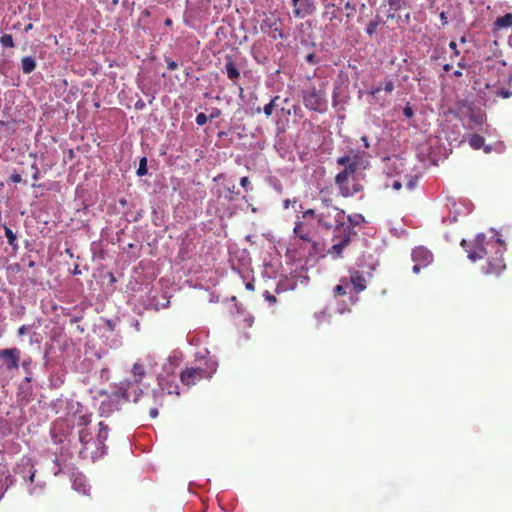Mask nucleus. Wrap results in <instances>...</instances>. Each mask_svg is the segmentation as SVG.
Segmentation results:
<instances>
[{
    "label": "nucleus",
    "instance_id": "nucleus-1",
    "mask_svg": "<svg viewBox=\"0 0 512 512\" xmlns=\"http://www.w3.org/2000/svg\"><path fill=\"white\" fill-rule=\"evenodd\" d=\"M303 219H315L319 228L325 231H332L331 241L333 244H337L336 236L341 234V229L346 220V212L338 208H330L329 210H315L307 209L302 213Z\"/></svg>",
    "mask_w": 512,
    "mask_h": 512
},
{
    "label": "nucleus",
    "instance_id": "nucleus-2",
    "mask_svg": "<svg viewBox=\"0 0 512 512\" xmlns=\"http://www.w3.org/2000/svg\"><path fill=\"white\" fill-rule=\"evenodd\" d=\"M364 223H366V219L360 213L346 215V220H344L343 228L340 231L341 234L336 236L337 244H332L327 250V254L333 259L343 258L345 248L351 244L353 237L357 235L354 228Z\"/></svg>",
    "mask_w": 512,
    "mask_h": 512
},
{
    "label": "nucleus",
    "instance_id": "nucleus-3",
    "mask_svg": "<svg viewBox=\"0 0 512 512\" xmlns=\"http://www.w3.org/2000/svg\"><path fill=\"white\" fill-rule=\"evenodd\" d=\"M500 243V239H487L484 234H478L471 242L462 240L461 246L467 252L468 258L475 262L494 252Z\"/></svg>",
    "mask_w": 512,
    "mask_h": 512
},
{
    "label": "nucleus",
    "instance_id": "nucleus-4",
    "mask_svg": "<svg viewBox=\"0 0 512 512\" xmlns=\"http://www.w3.org/2000/svg\"><path fill=\"white\" fill-rule=\"evenodd\" d=\"M304 106L312 111L323 113L327 109L326 91L323 87L312 86L302 91Z\"/></svg>",
    "mask_w": 512,
    "mask_h": 512
},
{
    "label": "nucleus",
    "instance_id": "nucleus-5",
    "mask_svg": "<svg viewBox=\"0 0 512 512\" xmlns=\"http://www.w3.org/2000/svg\"><path fill=\"white\" fill-rule=\"evenodd\" d=\"M506 248L502 243L495 248L494 252L486 257V264L482 266V271L488 276H499L505 269L506 263L504 260V252Z\"/></svg>",
    "mask_w": 512,
    "mask_h": 512
},
{
    "label": "nucleus",
    "instance_id": "nucleus-6",
    "mask_svg": "<svg viewBox=\"0 0 512 512\" xmlns=\"http://www.w3.org/2000/svg\"><path fill=\"white\" fill-rule=\"evenodd\" d=\"M411 258L412 261L414 262L412 271L415 274H419L422 269L427 268L434 261V256L432 252L424 246L415 247L412 250Z\"/></svg>",
    "mask_w": 512,
    "mask_h": 512
},
{
    "label": "nucleus",
    "instance_id": "nucleus-7",
    "mask_svg": "<svg viewBox=\"0 0 512 512\" xmlns=\"http://www.w3.org/2000/svg\"><path fill=\"white\" fill-rule=\"evenodd\" d=\"M322 18L329 22L325 26V29L329 32H333L342 22V18L339 15V8H337L334 3H324Z\"/></svg>",
    "mask_w": 512,
    "mask_h": 512
},
{
    "label": "nucleus",
    "instance_id": "nucleus-8",
    "mask_svg": "<svg viewBox=\"0 0 512 512\" xmlns=\"http://www.w3.org/2000/svg\"><path fill=\"white\" fill-rule=\"evenodd\" d=\"M208 377H210V375L202 368H186L180 374L181 382L187 387H191L201 379Z\"/></svg>",
    "mask_w": 512,
    "mask_h": 512
},
{
    "label": "nucleus",
    "instance_id": "nucleus-9",
    "mask_svg": "<svg viewBox=\"0 0 512 512\" xmlns=\"http://www.w3.org/2000/svg\"><path fill=\"white\" fill-rule=\"evenodd\" d=\"M293 5V15L296 18H305L313 14L316 10L314 0H291Z\"/></svg>",
    "mask_w": 512,
    "mask_h": 512
},
{
    "label": "nucleus",
    "instance_id": "nucleus-10",
    "mask_svg": "<svg viewBox=\"0 0 512 512\" xmlns=\"http://www.w3.org/2000/svg\"><path fill=\"white\" fill-rule=\"evenodd\" d=\"M294 235L302 241L312 242L314 229L312 224L306 223L304 221H296L293 229Z\"/></svg>",
    "mask_w": 512,
    "mask_h": 512
},
{
    "label": "nucleus",
    "instance_id": "nucleus-11",
    "mask_svg": "<svg viewBox=\"0 0 512 512\" xmlns=\"http://www.w3.org/2000/svg\"><path fill=\"white\" fill-rule=\"evenodd\" d=\"M348 283L352 285L353 291L356 294L363 292L367 288V281L364 274L356 269L349 270Z\"/></svg>",
    "mask_w": 512,
    "mask_h": 512
},
{
    "label": "nucleus",
    "instance_id": "nucleus-12",
    "mask_svg": "<svg viewBox=\"0 0 512 512\" xmlns=\"http://www.w3.org/2000/svg\"><path fill=\"white\" fill-rule=\"evenodd\" d=\"M159 386L162 393L168 395L179 396V385L174 379L161 378L159 379Z\"/></svg>",
    "mask_w": 512,
    "mask_h": 512
},
{
    "label": "nucleus",
    "instance_id": "nucleus-13",
    "mask_svg": "<svg viewBox=\"0 0 512 512\" xmlns=\"http://www.w3.org/2000/svg\"><path fill=\"white\" fill-rule=\"evenodd\" d=\"M0 357L4 359L7 368H17L19 351L17 349L0 350Z\"/></svg>",
    "mask_w": 512,
    "mask_h": 512
},
{
    "label": "nucleus",
    "instance_id": "nucleus-14",
    "mask_svg": "<svg viewBox=\"0 0 512 512\" xmlns=\"http://www.w3.org/2000/svg\"><path fill=\"white\" fill-rule=\"evenodd\" d=\"M353 168L351 166L347 169L340 171L334 178L335 184L339 188V194L342 193V189L346 188L349 177L353 176Z\"/></svg>",
    "mask_w": 512,
    "mask_h": 512
},
{
    "label": "nucleus",
    "instance_id": "nucleus-15",
    "mask_svg": "<svg viewBox=\"0 0 512 512\" xmlns=\"http://www.w3.org/2000/svg\"><path fill=\"white\" fill-rule=\"evenodd\" d=\"M275 26H282L281 19L273 14L265 15L260 24L263 33H269Z\"/></svg>",
    "mask_w": 512,
    "mask_h": 512
},
{
    "label": "nucleus",
    "instance_id": "nucleus-16",
    "mask_svg": "<svg viewBox=\"0 0 512 512\" xmlns=\"http://www.w3.org/2000/svg\"><path fill=\"white\" fill-rule=\"evenodd\" d=\"M319 200L320 206L318 208H314L315 210H329L330 208H338V206L334 205L330 192L326 189L320 190Z\"/></svg>",
    "mask_w": 512,
    "mask_h": 512
},
{
    "label": "nucleus",
    "instance_id": "nucleus-17",
    "mask_svg": "<svg viewBox=\"0 0 512 512\" xmlns=\"http://www.w3.org/2000/svg\"><path fill=\"white\" fill-rule=\"evenodd\" d=\"M395 89L394 82L390 79H385L384 82L376 87H373L370 91V95L375 99H379V94L382 90H384L386 93H392V91Z\"/></svg>",
    "mask_w": 512,
    "mask_h": 512
},
{
    "label": "nucleus",
    "instance_id": "nucleus-18",
    "mask_svg": "<svg viewBox=\"0 0 512 512\" xmlns=\"http://www.w3.org/2000/svg\"><path fill=\"white\" fill-rule=\"evenodd\" d=\"M225 72L227 77L234 83L240 78V72L230 56H226Z\"/></svg>",
    "mask_w": 512,
    "mask_h": 512
},
{
    "label": "nucleus",
    "instance_id": "nucleus-19",
    "mask_svg": "<svg viewBox=\"0 0 512 512\" xmlns=\"http://www.w3.org/2000/svg\"><path fill=\"white\" fill-rule=\"evenodd\" d=\"M239 196V191L236 190L235 184L226 185L223 187V192L219 194V197H224L228 202L235 201Z\"/></svg>",
    "mask_w": 512,
    "mask_h": 512
},
{
    "label": "nucleus",
    "instance_id": "nucleus-20",
    "mask_svg": "<svg viewBox=\"0 0 512 512\" xmlns=\"http://www.w3.org/2000/svg\"><path fill=\"white\" fill-rule=\"evenodd\" d=\"M363 190H364L363 185L358 182H355L352 184L351 187H349L347 185L346 188L342 189V193L340 195L343 198H349V197L355 196L356 194L362 192Z\"/></svg>",
    "mask_w": 512,
    "mask_h": 512
},
{
    "label": "nucleus",
    "instance_id": "nucleus-21",
    "mask_svg": "<svg viewBox=\"0 0 512 512\" xmlns=\"http://www.w3.org/2000/svg\"><path fill=\"white\" fill-rule=\"evenodd\" d=\"M79 441L82 444L83 448L87 449L88 445L91 443L93 439L92 431L88 427H82L79 432Z\"/></svg>",
    "mask_w": 512,
    "mask_h": 512
},
{
    "label": "nucleus",
    "instance_id": "nucleus-22",
    "mask_svg": "<svg viewBox=\"0 0 512 512\" xmlns=\"http://www.w3.org/2000/svg\"><path fill=\"white\" fill-rule=\"evenodd\" d=\"M132 374L134 376L136 384L142 383V380L146 375L144 365L141 363H135L132 367Z\"/></svg>",
    "mask_w": 512,
    "mask_h": 512
},
{
    "label": "nucleus",
    "instance_id": "nucleus-23",
    "mask_svg": "<svg viewBox=\"0 0 512 512\" xmlns=\"http://www.w3.org/2000/svg\"><path fill=\"white\" fill-rule=\"evenodd\" d=\"M348 278L344 277L340 279V283L334 287V296H345L348 294Z\"/></svg>",
    "mask_w": 512,
    "mask_h": 512
},
{
    "label": "nucleus",
    "instance_id": "nucleus-24",
    "mask_svg": "<svg viewBox=\"0 0 512 512\" xmlns=\"http://www.w3.org/2000/svg\"><path fill=\"white\" fill-rule=\"evenodd\" d=\"M495 26L497 28H508L512 26V14L507 13L495 20Z\"/></svg>",
    "mask_w": 512,
    "mask_h": 512
},
{
    "label": "nucleus",
    "instance_id": "nucleus-25",
    "mask_svg": "<svg viewBox=\"0 0 512 512\" xmlns=\"http://www.w3.org/2000/svg\"><path fill=\"white\" fill-rule=\"evenodd\" d=\"M336 162L339 166H343L344 169H347V167L351 166L353 168V173H356V171H357V169L355 167V161H353V159H351V156L349 154L339 157L336 160Z\"/></svg>",
    "mask_w": 512,
    "mask_h": 512
},
{
    "label": "nucleus",
    "instance_id": "nucleus-26",
    "mask_svg": "<svg viewBox=\"0 0 512 512\" xmlns=\"http://www.w3.org/2000/svg\"><path fill=\"white\" fill-rule=\"evenodd\" d=\"M469 145L475 149V150H478L480 148L483 147L484 143H485V139L484 137H482L481 135L479 134H472L470 137H469Z\"/></svg>",
    "mask_w": 512,
    "mask_h": 512
},
{
    "label": "nucleus",
    "instance_id": "nucleus-27",
    "mask_svg": "<svg viewBox=\"0 0 512 512\" xmlns=\"http://www.w3.org/2000/svg\"><path fill=\"white\" fill-rule=\"evenodd\" d=\"M108 437V426L103 422L99 423L98 441L103 444Z\"/></svg>",
    "mask_w": 512,
    "mask_h": 512
},
{
    "label": "nucleus",
    "instance_id": "nucleus-28",
    "mask_svg": "<svg viewBox=\"0 0 512 512\" xmlns=\"http://www.w3.org/2000/svg\"><path fill=\"white\" fill-rule=\"evenodd\" d=\"M278 99H279V96H275V97H273V98L271 99V101H270L268 104H266V105L264 106V108H263V112H264V114H265L267 117H269V116H271V115H272V113H273V109L277 106V105H276V101H277Z\"/></svg>",
    "mask_w": 512,
    "mask_h": 512
},
{
    "label": "nucleus",
    "instance_id": "nucleus-29",
    "mask_svg": "<svg viewBox=\"0 0 512 512\" xmlns=\"http://www.w3.org/2000/svg\"><path fill=\"white\" fill-rule=\"evenodd\" d=\"M349 155L351 156V159H353V161H355V167L358 170V168L362 164V160H363L365 153L360 152V151H351L349 153Z\"/></svg>",
    "mask_w": 512,
    "mask_h": 512
},
{
    "label": "nucleus",
    "instance_id": "nucleus-30",
    "mask_svg": "<svg viewBox=\"0 0 512 512\" xmlns=\"http://www.w3.org/2000/svg\"><path fill=\"white\" fill-rule=\"evenodd\" d=\"M5 235L8 239V243L9 245H11L12 247L16 248L17 247V244H16V234L13 233V231L8 228V227H5Z\"/></svg>",
    "mask_w": 512,
    "mask_h": 512
},
{
    "label": "nucleus",
    "instance_id": "nucleus-31",
    "mask_svg": "<svg viewBox=\"0 0 512 512\" xmlns=\"http://www.w3.org/2000/svg\"><path fill=\"white\" fill-rule=\"evenodd\" d=\"M269 37L272 39V40H277L279 38H283L284 37V34H283V31H282V28L281 26H275L269 33H268Z\"/></svg>",
    "mask_w": 512,
    "mask_h": 512
},
{
    "label": "nucleus",
    "instance_id": "nucleus-32",
    "mask_svg": "<svg viewBox=\"0 0 512 512\" xmlns=\"http://www.w3.org/2000/svg\"><path fill=\"white\" fill-rule=\"evenodd\" d=\"M23 71L26 74L32 72V56H26L22 60Z\"/></svg>",
    "mask_w": 512,
    "mask_h": 512
},
{
    "label": "nucleus",
    "instance_id": "nucleus-33",
    "mask_svg": "<svg viewBox=\"0 0 512 512\" xmlns=\"http://www.w3.org/2000/svg\"><path fill=\"white\" fill-rule=\"evenodd\" d=\"M148 172V169H147V159L146 157H142L140 162H139V167L137 169V175L138 176H144L146 175Z\"/></svg>",
    "mask_w": 512,
    "mask_h": 512
},
{
    "label": "nucleus",
    "instance_id": "nucleus-34",
    "mask_svg": "<svg viewBox=\"0 0 512 512\" xmlns=\"http://www.w3.org/2000/svg\"><path fill=\"white\" fill-rule=\"evenodd\" d=\"M0 43L3 47H6V48H9V47H13L14 46V43H13V38L10 34H4L0 37Z\"/></svg>",
    "mask_w": 512,
    "mask_h": 512
},
{
    "label": "nucleus",
    "instance_id": "nucleus-35",
    "mask_svg": "<svg viewBox=\"0 0 512 512\" xmlns=\"http://www.w3.org/2000/svg\"><path fill=\"white\" fill-rule=\"evenodd\" d=\"M74 417H75V421H76L77 425L82 426V427H87L88 424L91 422L89 415H80V416H74Z\"/></svg>",
    "mask_w": 512,
    "mask_h": 512
},
{
    "label": "nucleus",
    "instance_id": "nucleus-36",
    "mask_svg": "<svg viewBox=\"0 0 512 512\" xmlns=\"http://www.w3.org/2000/svg\"><path fill=\"white\" fill-rule=\"evenodd\" d=\"M388 4L390 9L393 11H399L405 6L403 0H388Z\"/></svg>",
    "mask_w": 512,
    "mask_h": 512
},
{
    "label": "nucleus",
    "instance_id": "nucleus-37",
    "mask_svg": "<svg viewBox=\"0 0 512 512\" xmlns=\"http://www.w3.org/2000/svg\"><path fill=\"white\" fill-rule=\"evenodd\" d=\"M378 25H379V21L378 20L371 21L367 25V28H366L367 34L372 36L376 32Z\"/></svg>",
    "mask_w": 512,
    "mask_h": 512
},
{
    "label": "nucleus",
    "instance_id": "nucleus-38",
    "mask_svg": "<svg viewBox=\"0 0 512 512\" xmlns=\"http://www.w3.org/2000/svg\"><path fill=\"white\" fill-rule=\"evenodd\" d=\"M208 117L204 113H199L196 116V124L199 126H203L207 123Z\"/></svg>",
    "mask_w": 512,
    "mask_h": 512
},
{
    "label": "nucleus",
    "instance_id": "nucleus-39",
    "mask_svg": "<svg viewBox=\"0 0 512 512\" xmlns=\"http://www.w3.org/2000/svg\"><path fill=\"white\" fill-rule=\"evenodd\" d=\"M263 296L270 304H274L277 301L276 297L272 295L269 291H265Z\"/></svg>",
    "mask_w": 512,
    "mask_h": 512
},
{
    "label": "nucleus",
    "instance_id": "nucleus-40",
    "mask_svg": "<svg viewBox=\"0 0 512 512\" xmlns=\"http://www.w3.org/2000/svg\"><path fill=\"white\" fill-rule=\"evenodd\" d=\"M167 68L171 71L176 70L178 68V63L171 60L170 58H166Z\"/></svg>",
    "mask_w": 512,
    "mask_h": 512
},
{
    "label": "nucleus",
    "instance_id": "nucleus-41",
    "mask_svg": "<svg viewBox=\"0 0 512 512\" xmlns=\"http://www.w3.org/2000/svg\"><path fill=\"white\" fill-rule=\"evenodd\" d=\"M220 116H221V110L215 107V108H212V111H211V114L209 116V119L213 120V119L218 118Z\"/></svg>",
    "mask_w": 512,
    "mask_h": 512
},
{
    "label": "nucleus",
    "instance_id": "nucleus-42",
    "mask_svg": "<svg viewBox=\"0 0 512 512\" xmlns=\"http://www.w3.org/2000/svg\"><path fill=\"white\" fill-rule=\"evenodd\" d=\"M9 179L13 183H20L22 181L21 175L18 173L11 174Z\"/></svg>",
    "mask_w": 512,
    "mask_h": 512
},
{
    "label": "nucleus",
    "instance_id": "nucleus-43",
    "mask_svg": "<svg viewBox=\"0 0 512 512\" xmlns=\"http://www.w3.org/2000/svg\"><path fill=\"white\" fill-rule=\"evenodd\" d=\"M403 114L407 118H411L414 115L413 109L410 106H406L403 109Z\"/></svg>",
    "mask_w": 512,
    "mask_h": 512
},
{
    "label": "nucleus",
    "instance_id": "nucleus-44",
    "mask_svg": "<svg viewBox=\"0 0 512 512\" xmlns=\"http://www.w3.org/2000/svg\"><path fill=\"white\" fill-rule=\"evenodd\" d=\"M240 185L247 190L248 186L250 185V180L247 176H244L240 179Z\"/></svg>",
    "mask_w": 512,
    "mask_h": 512
},
{
    "label": "nucleus",
    "instance_id": "nucleus-45",
    "mask_svg": "<svg viewBox=\"0 0 512 512\" xmlns=\"http://www.w3.org/2000/svg\"><path fill=\"white\" fill-rule=\"evenodd\" d=\"M306 61H307L308 63H311V64H316V63H317V61H316V56H315V54H313V53L308 54V55L306 56Z\"/></svg>",
    "mask_w": 512,
    "mask_h": 512
},
{
    "label": "nucleus",
    "instance_id": "nucleus-46",
    "mask_svg": "<svg viewBox=\"0 0 512 512\" xmlns=\"http://www.w3.org/2000/svg\"><path fill=\"white\" fill-rule=\"evenodd\" d=\"M449 47H450V49H452L454 51L455 56L459 55V50L457 49V44L455 41H451L449 43Z\"/></svg>",
    "mask_w": 512,
    "mask_h": 512
},
{
    "label": "nucleus",
    "instance_id": "nucleus-47",
    "mask_svg": "<svg viewBox=\"0 0 512 512\" xmlns=\"http://www.w3.org/2000/svg\"><path fill=\"white\" fill-rule=\"evenodd\" d=\"M245 287L247 290L249 291H254L255 290V285H254V282L253 281H249L245 284Z\"/></svg>",
    "mask_w": 512,
    "mask_h": 512
},
{
    "label": "nucleus",
    "instance_id": "nucleus-48",
    "mask_svg": "<svg viewBox=\"0 0 512 512\" xmlns=\"http://www.w3.org/2000/svg\"><path fill=\"white\" fill-rule=\"evenodd\" d=\"M151 418H156L158 416V409L157 408H151L149 411Z\"/></svg>",
    "mask_w": 512,
    "mask_h": 512
},
{
    "label": "nucleus",
    "instance_id": "nucleus-49",
    "mask_svg": "<svg viewBox=\"0 0 512 512\" xmlns=\"http://www.w3.org/2000/svg\"><path fill=\"white\" fill-rule=\"evenodd\" d=\"M361 141L363 142V145H364L365 148H369L370 147L369 140H368L367 136H362L361 137Z\"/></svg>",
    "mask_w": 512,
    "mask_h": 512
},
{
    "label": "nucleus",
    "instance_id": "nucleus-50",
    "mask_svg": "<svg viewBox=\"0 0 512 512\" xmlns=\"http://www.w3.org/2000/svg\"><path fill=\"white\" fill-rule=\"evenodd\" d=\"M392 187H393V189H395V190H400V189H401V187H402V184H401V182H400V181L396 180V181H394V182H393Z\"/></svg>",
    "mask_w": 512,
    "mask_h": 512
},
{
    "label": "nucleus",
    "instance_id": "nucleus-51",
    "mask_svg": "<svg viewBox=\"0 0 512 512\" xmlns=\"http://www.w3.org/2000/svg\"><path fill=\"white\" fill-rule=\"evenodd\" d=\"M440 18H441V20H442L443 24H446V23H447V17H446V15H445V12H442V13L440 14Z\"/></svg>",
    "mask_w": 512,
    "mask_h": 512
},
{
    "label": "nucleus",
    "instance_id": "nucleus-52",
    "mask_svg": "<svg viewBox=\"0 0 512 512\" xmlns=\"http://www.w3.org/2000/svg\"><path fill=\"white\" fill-rule=\"evenodd\" d=\"M345 8L347 9V11H350V10H354V9H355V8H354V6H353V5H351V3H350V2H347V3L345 4Z\"/></svg>",
    "mask_w": 512,
    "mask_h": 512
},
{
    "label": "nucleus",
    "instance_id": "nucleus-53",
    "mask_svg": "<svg viewBox=\"0 0 512 512\" xmlns=\"http://www.w3.org/2000/svg\"><path fill=\"white\" fill-rule=\"evenodd\" d=\"M451 68H452V66H451L450 64H445V65L443 66V70H444L445 72L450 71V70H451Z\"/></svg>",
    "mask_w": 512,
    "mask_h": 512
},
{
    "label": "nucleus",
    "instance_id": "nucleus-54",
    "mask_svg": "<svg viewBox=\"0 0 512 512\" xmlns=\"http://www.w3.org/2000/svg\"><path fill=\"white\" fill-rule=\"evenodd\" d=\"M453 75L455 77H460V76H462V72L460 70H456V71L453 72Z\"/></svg>",
    "mask_w": 512,
    "mask_h": 512
},
{
    "label": "nucleus",
    "instance_id": "nucleus-55",
    "mask_svg": "<svg viewBox=\"0 0 512 512\" xmlns=\"http://www.w3.org/2000/svg\"><path fill=\"white\" fill-rule=\"evenodd\" d=\"M24 478L32 482V472L29 475H25Z\"/></svg>",
    "mask_w": 512,
    "mask_h": 512
},
{
    "label": "nucleus",
    "instance_id": "nucleus-56",
    "mask_svg": "<svg viewBox=\"0 0 512 512\" xmlns=\"http://www.w3.org/2000/svg\"><path fill=\"white\" fill-rule=\"evenodd\" d=\"M29 29H32V24H28V25L25 26V30L26 31L29 30Z\"/></svg>",
    "mask_w": 512,
    "mask_h": 512
},
{
    "label": "nucleus",
    "instance_id": "nucleus-57",
    "mask_svg": "<svg viewBox=\"0 0 512 512\" xmlns=\"http://www.w3.org/2000/svg\"><path fill=\"white\" fill-rule=\"evenodd\" d=\"M118 3H119V0H112V5H113V6L118 5Z\"/></svg>",
    "mask_w": 512,
    "mask_h": 512
},
{
    "label": "nucleus",
    "instance_id": "nucleus-58",
    "mask_svg": "<svg viewBox=\"0 0 512 512\" xmlns=\"http://www.w3.org/2000/svg\"><path fill=\"white\" fill-rule=\"evenodd\" d=\"M165 24H166V25H171V24H172L171 19H166Z\"/></svg>",
    "mask_w": 512,
    "mask_h": 512
},
{
    "label": "nucleus",
    "instance_id": "nucleus-59",
    "mask_svg": "<svg viewBox=\"0 0 512 512\" xmlns=\"http://www.w3.org/2000/svg\"><path fill=\"white\" fill-rule=\"evenodd\" d=\"M123 395H124L127 399H129V394H128V391H127V390H125V392L123 393Z\"/></svg>",
    "mask_w": 512,
    "mask_h": 512
},
{
    "label": "nucleus",
    "instance_id": "nucleus-60",
    "mask_svg": "<svg viewBox=\"0 0 512 512\" xmlns=\"http://www.w3.org/2000/svg\"><path fill=\"white\" fill-rule=\"evenodd\" d=\"M284 206H285V208H288V206H289V200H286V201L284 202Z\"/></svg>",
    "mask_w": 512,
    "mask_h": 512
},
{
    "label": "nucleus",
    "instance_id": "nucleus-61",
    "mask_svg": "<svg viewBox=\"0 0 512 512\" xmlns=\"http://www.w3.org/2000/svg\"><path fill=\"white\" fill-rule=\"evenodd\" d=\"M458 67H460V68H464V67H465V65H464L463 63L459 62V63H458Z\"/></svg>",
    "mask_w": 512,
    "mask_h": 512
},
{
    "label": "nucleus",
    "instance_id": "nucleus-62",
    "mask_svg": "<svg viewBox=\"0 0 512 512\" xmlns=\"http://www.w3.org/2000/svg\"><path fill=\"white\" fill-rule=\"evenodd\" d=\"M110 277H111V281H115L113 274H110Z\"/></svg>",
    "mask_w": 512,
    "mask_h": 512
},
{
    "label": "nucleus",
    "instance_id": "nucleus-63",
    "mask_svg": "<svg viewBox=\"0 0 512 512\" xmlns=\"http://www.w3.org/2000/svg\"><path fill=\"white\" fill-rule=\"evenodd\" d=\"M23 330H24V327H21V328L19 329V332H20V333H23Z\"/></svg>",
    "mask_w": 512,
    "mask_h": 512
},
{
    "label": "nucleus",
    "instance_id": "nucleus-64",
    "mask_svg": "<svg viewBox=\"0 0 512 512\" xmlns=\"http://www.w3.org/2000/svg\"><path fill=\"white\" fill-rule=\"evenodd\" d=\"M134 402H137L138 401V396H136L134 399H133Z\"/></svg>",
    "mask_w": 512,
    "mask_h": 512
}]
</instances>
